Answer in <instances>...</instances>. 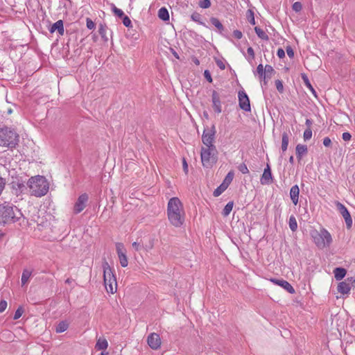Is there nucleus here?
<instances>
[{"mask_svg":"<svg viewBox=\"0 0 355 355\" xmlns=\"http://www.w3.org/2000/svg\"><path fill=\"white\" fill-rule=\"evenodd\" d=\"M167 217L170 223L175 227H180L184 225L186 213L184 205L178 198L169 199L167 204Z\"/></svg>","mask_w":355,"mask_h":355,"instance_id":"f257e3e1","label":"nucleus"},{"mask_svg":"<svg viewBox=\"0 0 355 355\" xmlns=\"http://www.w3.org/2000/svg\"><path fill=\"white\" fill-rule=\"evenodd\" d=\"M27 186L31 195L36 197L45 196L49 191V184L45 177L35 175L29 178Z\"/></svg>","mask_w":355,"mask_h":355,"instance_id":"f03ea898","label":"nucleus"},{"mask_svg":"<svg viewBox=\"0 0 355 355\" xmlns=\"http://www.w3.org/2000/svg\"><path fill=\"white\" fill-rule=\"evenodd\" d=\"M18 141L19 135L14 130L8 127L0 128V146L13 148Z\"/></svg>","mask_w":355,"mask_h":355,"instance_id":"7ed1b4c3","label":"nucleus"},{"mask_svg":"<svg viewBox=\"0 0 355 355\" xmlns=\"http://www.w3.org/2000/svg\"><path fill=\"white\" fill-rule=\"evenodd\" d=\"M21 216V213L16 207L8 205H0V223H15Z\"/></svg>","mask_w":355,"mask_h":355,"instance_id":"20e7f679","label":"nucleus"},{"mask_svg":"<svg viewBox=\"0 0 355 355\" xmlns=\"http://www.w3.org/2000/svg\"><path fill=\"white\" fill-rule=\"evenodd\" d=\"M103 269V281L107 293L112 294L116 292L117 283L113 270L107 261H104L102 265Z\"/></svg>","mask_w":355,"mask_h":355,"instance_id":"39448f33","label":"nucleus"},{"mask_svg":"<svg viewBox=\"0 0 355 355\" xmlns=\"http://www.w3.org/2000/svg\"><path fill=\"white\" fill-rule=\"evenodd\" d=\"M202 164L205 168H211L218 160L216 147H202L200 151Z\"/></svg>","mask_w":355,"mask_h":355,"instance_id":"423d86ee","label":"nucleus"},{"mask_svg":"<svg viewBox=\"0 0 355 355\" xmlns=\"http://www.w3.org/2000/svg\"><path fill=\"white\" fill-rule=\"evenodd\" d=\"M310 234L314 243L320 249L329 245L331 241L330 233L324 228L320 230H312Z\"/></svg>","mask_w":355,"mask_h":355,"instance_id":"0eeeda50","label":"nucleus"},{"mask_svg":"<svg viewBox=\"0 0 355 355\" xmlns=\"http://www.w3.org/2000/svg\"><path fill=\"white\" fill-rule=\"evenodd\" d=\"M355 286V276L347 278L345 280L338 283L337 291L343 297L347 296L352 287Z\"/></svg>","mask_w":355,"mask_h":355,"instance_id":"6e6552de","label":"nucleus"},{"mask_svg":"<svg viewBox=\"0 0 355 355\" xmlns=\"http://www.w3.org/2000/svg\"><path fill=\"white\" fill-rule=\"evenodd\" d=\"M336 205L337 207L338 211L342 215L343 218L345 219L346 227L348 230L351 229L352 227V218L351 217V215L347 210V209L344 206L343 204H341L339 202H336Z\"/></svg>","mask_w":355,"mask_h":355,"instance_id":"1a4fd4ad","label":"nucleus"},{"mask_svg":"<svg viewBox=\"0 0 355 355\" xmlns=\"http://www.w3.org/2000/svg\"><path fill=\"white\" fill-rule=\"evenodd\" d=\"M116 250L119 259L120 264L122 267H126L128 265V261L126 256V250L121 243H116Z\"/></svg>","mask_w":355,"mask_h":355,"instance_id":"9d476101","label":"nucleus"},{"mask_svg":"<svg viewBox=\"0 0 355 355\" xmlns=\"http://www.w3.org/2000/svg\"><path fill=\"white\" fill-rule=\"evenodd\" d=\"M239 104L241 110L245 112H250V99L245 91L241 90L239 92Z\"/></svg>","mask_w":355,"mask_h":355,"instance_id":"9b49d317","label":"nucleus"},{"mask_svg":"<svg viewBox=\"0 0 355 355\" xmlns=\"http://www.w3.org/2000/svg\"><path fill=\"white\" fill-rule=\"evenodd\" d=\"M215 131L209 132L204 131L202 136V141L204 144L203 147H216L214 144Z\"/></svg>","mask_w":355,"mask_h":355,"instance_id":"f8f14e48","label":"nucleus"},{"mask_svg":"<svg viewBox=\"0 0 355 355\" xmlns=\"http://www.w3.org/2000/svg\"><path fill=\"white\" fill-rule=\"evenodd\" d=\"M272 182V175L271 173L270 166L268 164H266L263 170V173L260 178V183L262 185H268Z\"/></svg>","mask_w":355,"mask_h":355,"instance_id":"ddd939ff","label":"nucleus"},{"mask_svg":"<svg viewBox=\"0 0 355 355\" xmlns=\"http://www.w3.org/2000/svg\"><path fill=\"white\" fill-rule=\"evenodd\" d=\"M88 200V196L86 193L80 195L74 205V212L78 214L85 207V204Z\"/></svg>","mask_w":355,"mask_h":355,"instance_id":"4468645a","label":"nucleus"},{"mask_svg":"<svg viewBox=\"0 0 355 355\" xmlns=\"http://www.w3.org/2000/svg\"><path fill=\"white\" fill-rule=\"evenodd\" d=\"M147 343L153 349H157L161 345V339L157 334L152 333L147 338Z\"/></svg>","mask_w":355,"mask_h":355,"instance_id":"2eb2a0df","label":"nucleus"},{"mask_svg":"<svg viewBox=\"0 0 355 355\" xmlns=\"http://www.w3.org/2000/svg\"><path fill=\"white\" fill-rule=\"evenodd\" d=\"M212 106L214 110L220 114L222 112L221 102L219 94L214 90L211 94Z\"/></svg>","mask_w":355,"mask_h":355,"instance_id":"dca6fc26","label":"nucleus"},{"mask_svg":"<svg viewBox=\"0 0 355 355\" xmlns=\"http://www.w3.org/2000/svg\"><path fill=\"white\" fill-rule=\"evenodd\" d=\"M270 281L273 282L275 284L278 285L283 288H284L289 293L293 294L295 293L294 288L291 286V284L286 280L284 279H271Z\"/></svg>","mask_w":355,"mask_h":355,"instance_id":"f3484780","label":"nucleus"},{"mask_svg":"<svg viewBox=\"0 0 355 355\" xmlns=\"http://www.w3.org/2000/svg\"><path fill=\"white\" fill-rule=\"evenodd\" d=\"M299 194H300V189L298 186L294 185L291 187L290 190V197L293 202V203L296 205L298 203L299 200Z\"/></svg>","mask_w":355,"mask_h":355,"instance_id":"a211bd4d","label":"nucleus"},{"mask_svg":"<svg viewBox=\"0 0 355 355\" xmlns=\"http://www.w3.org/2000/svg\"><path fill=\"white\" fill-rule=\"evenodd\" d=\"M51 33H54L55 31H58L60 35H63L64 29L62 20H58L55 22L49 29Z\"/></svg>","mask_w":355,"mask_h":355,"instance_id":"6ab92c4d","label":"nucleus"},{"mask_svg":"<svg viewBox=\"0 0 355 355\" xmlns=\"http://www.w3.org/2000/svg\"><path fill=\"white\" fill-rule=\"evenodd\" d=\"M347 274V270L344 268H334V278L336 280H341L343 279Z\"/></svg>","mask_w":355,"mask_h":355,"instance_id":"aec40b11","label":"nucleus"},{"mask_svg":"<svg viewBox=\"0 0 355 355\" xmlns=\"http://www.w3.org/2000/svg\"><path fill=\"white\" fill-rule=\"evenodd\" d=\"M307 147L305 145L298 144L296 146V155L297 157L300 159L303 155L306 154Z\"/></svg>","mask_w":355,"mask_h":355,"instance_id":"412c9836","label":"nucleus"},{"mask_svg":"<svg viewBox=\"0 0 355 355\" xmlns=\"http://www.w3.org/2000/svg\"><path fill=\"white\" fill-rule=\"evenodd\" d=\"M108 347V343L107 340L104 338H100L98 339L96 344V348L98 350H105Z\"/></svg>","mask_w":355,"mask_h":355,"instance_id":"4be33fe9","label":"nucleus"},{"mask_svg":"<svg viewBox=\"0 0 355 355\" xmlns=\"http://www.w3.org/2000/svg\"><path fill=\"white\" fill-rule=\"evenodd\" d=\"M158 17L160 19L163 21H168L169 20V14L168 10L162 7L158 10Z\"/></svg>","mask_w":355,"mask_h":355,"instance_id":"5701e85b","label":"nucleus"},{"mask_svg":"<svg viewBox=\"0 0 355 355\" xmlns=\"http://www.w3.org/2000/svg\"><path fill=\"white\" fill-rule=\"evenodd\" d=\"M302 78L303 80V82L305 85V86L309 89V90L311 92V93L315 96H316V92L315 90L314 89V88L313 87V86L311 85L307 76L304 73H302Z\"/></svg>","mask_w":355,"mask_h":355,"instance_id":"b1692460","label":"nucleus"},{"mask_svg":"<svg viewBox=\"0 0 355 355\" xmlns=\"http://www.w3.org/2000/svg\"><path fill=\"white\" fill-rule=\"evenodd\" d=\"M32 275V271L28 269H24L23 270L21 275V284L22 286L25 285L29 280L31 276Z\"/></svg>","mask_w":355,"mask_h":355,"instance_id":"393cba45","label":"nucleus"},{"mask_svg":"<svg viewBox=\"0 0 355 355\" xmlns=\"http://www.w3.org/2000/svg\"><path fill=\"white\" fill-rule=\"evenodd\" d=\"M69 327V323L67 321H61L60 322L55 328V331L57 333H62L65 331Z\"/></svg>","mask_w":355,"mask_h":355,"instance_id":"a878e982","label":"nucleus"},{"mask_svg":"<svg viewBox=\"0 0 355 355\" xmlns=\"http://www.w3.org/2000/svg\"><path fill=\"white\" fill-rule=\"evenodd\" d=\"M288 141H289V137H288V133L286 132H283L282 141V150L283 153H284L288 148Z\"/></svg>","mask_w":355,"mask_h":355,"instance_id":"bb28decb","label":"nucleus"},{"mask_svg":"<svg viewBox=\"0 0 355 355\" xmlns=\"http://www.w3.org/2000/svg\"><path fill=\"white\" fill-rule=\"evenodd\" d=\"M254 31L257 36L263 40H268L269 37L266 32L259 27H255Z\"/></svg>","mask_w":355,"mask_h":355,"instance_id":"cd10ccee","label":"nucleus"},{"mask_svg":"<svg viewBox=\"0 0 355 355\" xmlns=\"http://www.w3.org/2000/svg\"><path fill=\"white\" fill-rule=\"evenodd\" d=\"M234 176V172L232 171H230L227 174V175L225 178V179H224L223 182H222V184H223L225 186L228 187L229 185L230 184V183L232 182V181L233 180Z\"/></svg>","mask_w":355,"mask_h":355,"instance_id":"c85d7f7f","label":"nucleus"},{"mask_svg":"<svg viewBox=\"0 0 355 355\" xmlns=\"http://www.w3.org/2000/svg\"><path fill=\"white\" fill-rule=\"evenodd\" d=\"M247 55L245 56L249 63L252 64V61L254 60V51L252 47H248L247 49Z\"/></svg>","mask_w":355,"mask_h":355,"instance_id":"c756f323","label":"nucleus"},{"mask_svg":"<svg viewBox=\"0 0 355 355\" xmlns=\"http://www.w3.org/2000/svg\"><path fill=\"white\" fill-rule=\"evenodd\" d=\"M233 206H234V203L233 202H229L224 207L223 211H222V214L224 216H227L230 212L232 211V209H233Z\"/></svg>","mask_w":355,"mask_h":355,"instance_id":"7c9ffc66","label":"nucleus"},{"mask_svg":"<svg viewBox=\"0 0 355 355\" xmlns=\"http://www.w3.org/2000/svg\"><path fill=\"white\" fill-rule=\"evenodd\" d=\"M289 227L291 231L295 232L297 228V223L296 218L294 216H291L288 221Z\"/></svg>","mask_w":355,"mask_h":355,"instance_id":"2f4dec72","label":"nucleus"},{"mask_svg":"<svg viewBox=\"0 0 355 355\" xmlns=\"http://www.w3.org/2000/svg\"><path fill=\"white\" fill-rule=\"evenodd\" d=\"M107 27L106 25L101 24L98 26V33L101 35L102 38H105V40H107L106 36V31H107Z\"/></svg>","mask_w":355,"mask_h":355,"instance_id":"473e14b6","label":"nucleus"},{"mask_svg":"<svg viewBox=\"0 0 355 355\" xmlns=\"http://www.w3.org/2000/svg\"><path fill=\"white\" fill-rule=\"evenodd\" d=\"M246 17L248 20V21L250 22V24H251L252 25H254L255 24V19H254V12L249 9L248 10L247 12H246Z\"/></svg>","mask_w":355,"mask_h":355,"instance_id":"72a5a7b5","label":"nucleus"},{"mask_svg":"<svg viewBox=\"0 0 355 355\" xmlns=\"http://www.w3.org/2000/svg\"><path fill=\"white\" fill-rule=\"evenodd\" d=\"M227 187L225 186L223 184H221L218 188H216L214 191V196L215 197L219 196L223 192H224Z\"/></svg>","mask_w":355,"mask_h":355,"instance_id":"f704fd0d","label":"nucleus"},{"mask_svg":"<svg viewBox=\"0 0 355 355\" xmlns=\"http://www.w3.org/2000/svg\"><path fill=\"white\" fill-rule=\"evenodd\" d=\"M112 10L114 14L120 18H122L125 15L123 11L116 8L114 4H112Z\"/></svg>","mask_w":355,"mask_h":355,"instance_id":"c9c22d12","label":"nucleus"},{"mask_svg":"<svg viewBox=\"0 0 355 355\" xmlns=\"http://www.w3.org/2000/svg\"><path fill=\"white\" fill-rule=\"evenodd\" d=\"M211 22L218 30L223 29V24L220 23V21L218 19L213 17L211 19Z\"/></svg>","mask_w":355,"mask_h":355,"instance_id":"e433bc0d","label":"nucleus"},{"mask_svg":"<svg viewBox=\"0 0 355 355\" xmlns=\"http://www.w3.org/2000/svg\"><path fill=\"white\" fill-rule=\"evenodd\" d=\"M264 72L266 73V76H270V77L271 78L272 75L275 73V70L272 66L266 64L264 67Z\"/></svg>","mask_w":355,"mask_h":355,"instance_id":"4c0bfd02","label":"nucleus"},{"mask_svg":"<svg viewBox=\"0 0 355 355\" xmlns=\"http://www.w3.org/2000/svg\"><path fill=\"white\" fill-rule=\"evenodd\" d=\"M256 73L259 75V77L266 76V73L264 72V67L262 64H259L257 66Z\"/></svg>","mask_w":355,"mask_h":355,"instance_id":"58836bf2","label":"nucleus"},{"mask_svg":"<svg viewBox=\"0 0 355 355\" xmlns=\"http://www.w3.org/2000/svg\"><path fill=\"white\" fill-rule=\"evenodd\" d=\"M238 169L239 170L240 172H241L243 174H248L249 173V170H248V166H246L245 164L243 163V164H241L239 166H238Z\"/></svg>","mask_w":355,"mask_h":355,"instance_id":"ea45409f","label":"nucleus"},{"mask_svg":"<svg viewBox=\"0 0 355 355\" xmlns=\"http://www.w3.org/2000/svg\"><path fill=\"white\" fill-rule=\"evenodd\" d=\"M199 6L202 8H208L211 6V2L209 0H200Z\"/></svg>","mask_w":355,"mask_h":355,"instance_id":"a19ab883","label":"nucleus"},{"mask_svg":"<svg viewBox=\"0 0 355 355\" xmlns=\"http://www.w3.org/2000/svg\"><path fill=\"white\" fill-rule=\"evenodd\" d=\"M86 26L87 28L89 30L94 29L96 26L94 22L90 18L86 19Z\"/></svg>","mask_w":355,"mask_h":355,"instance_id":"79ce46f5","label":"nucleus"},{"mask_svg":"<svg viewBox=\"0 0 355 355\" xmlns=\"http://www.w3.org/2000/svg\"><path fill=\"white\" fill-rule=\"evenodd\" d=\"M312 137V131L310 128L305 130L304 132L303 137L305 141L309 140Z\"/></svg>","mask_w":355,"mask_h":355,"instance_id":"37998d69","label":"nucleus"},{"mask_svg":"<svg viewBox=\"0 0 355 355\" xmlns=\"http://www.w3.org/2000/svg\"><path fill=\"white\" fill-rule=\"evenodd\" d=\"M293 10L295 12H300L302 9V5L300 2L296 1L293 4Z\"/></svg>","mask_w":355,"mask_h":355,"instance_id":"c03bdc74","label":"nucleus"},{"mask_svg":"<svg viewBox=\"0 0 355 355\" xmlns=\"http://www.w3.org/2000/svg\"><path fill=\"white\" fill-rule=\"evenodd\" d=\"M23 313H24V310L22 309V308H21V307H19V308L16 310V311H15V315H14V317H13L14 320H17V319H19V318L21 316V315L23 314Z\"/></svg>","mask_w":355,"mask_h":355,"instance_id":"a18cd8bd","label":"nucleus"},{"mask_svg":"<svg viewBox=\"0 0 355 355\" xmlns=\"http://www.w3.org/2000/svg\"><path fill=\"white\" fill-rule=\"evenodd\" d=\"M123 24L126 27H130L131 26V24H132V22H131V20L130 19V18L126 16V15H124L123 17Z\"/></svg>","mask_w":355,"mask_h":355,"instance_id":"49530a36","label":"nucleus"},{"mask_svg":"<svg viewBox=\"0 0 355 355\" xmlns=\"http://www.w3.org/2000/svg\"><path fill=\"white\" fill-rule=\"evenodd\" d=\"M275 86H276V88L277 89L279 92H282L283 90H284V86H283V84H282V82L279 80H277L275 81Z\"/></svg>","mask_w":355,"mask_h":355,"instance_id":"de8ad7c7","label":"nucleus"},{"mask_svg":"<svg viewBox=\"0 0 355 355\" xmlns=\"http://www.w3.org/2000/svg\"><path fill=\"white\" fill-rule=\"evenodd\" d=\"M6 184V180L4 178L0 177V196L1 195L3 189H5Z\"/></svg>","mask_w":355,"mask_h":355,"instance_id":"09e8293b","label":"nucleus"},{"mask_svg":"<svg viewBox=\"0 0 355 355\" xmlns=\"http://www.w3.org/2000/svg\"><path fill=\"white\" fill-rule=\"evenodd\" d=\"M286 51L289 58H293L294 51H293V49L291 48V46H287L286 48Z\"/></svg>","mask_w":355,"mask_h":355,"instance_id":"8fccbe9b","label":"nucleus"},{"mask_svg":"<svg viewBox=\"0 0 355 355\" xmlns=\"http://www.w3.org/2000/svg\"><path fill=\"white\" fill-rule=\"evenodd\" d=\"M204 76H205V78L207 79V80L209 83H211L212 82V78H211V73H210V72L208 70H205V71Z\"/></svg>","mask_w":355,"mask_h":355,"instance_id":"3c124183","label":"nucleus"},{"mask_svg":"<svg viewBox=\"0 0 355 355\" xmlns=\"http://www.w3.org/2000/svg\"><path fill=\"white\" fill-rule=\"evenodd\" d=\"M7 307V302L5 300H1L0 302V313L3 312Z\"/></svg>","mask_w":355,"mask_h":355,"instance_id":"603ef678","label":"nucleus"},{"mask_svg":"<svg viewBox=\"0 0 355 355\" xmlns=\"http://www.w3.org/2000/svg\"><path fill=\"white\" fill-rule=\"evenodd\" d=\"M351 137H352L351 134L348 132H344L342 135V138L345 141H349L351 139Z\"/></svg>","mask_w":355,"mask_h":355,"instance_id":"864d4df0","label":"nucleus"},{"mask_svg":"<svg viewBox=\"0 0 355 355\" xmlns=\"http://www.w3.org/2000/svg\"><path fill=\"white\" fill-rule=\"evenodd\" d=\"M233 35L236 38V39H241L242 37H243V33H241V31H239V30H235L233 32Z\"/></svg>","mask_w":355,"mask_h":355,"instance_id":"5fc2aeb1","label":"nucleus"},{"mask_svg":"<svg viewBox=\"0 0 355 355\" xmlns=\"http://www.w3.org/2000/svg\"><path fill=\"white\" fill-rule=\"evenodd\" d=\"M277 55L279 58H283L285 56V51L282 49H279L277 50Z\"/></svg>","mask_w":355,"mask_h":355,"instance_id":"6e6d98bb","label":"nucleus"},{"mask_svg":"<svg viewBox=\"0 0 355 355\" xmlns=\"http://www.w3.org/2000/svg\"><path fill=\"white\" fill-rule=\"evenodd\" d=\"M260 78V81H261V83L262 84V83L266 85L268 83V80L269 78H270V76H266L265 77L262 76V77H259Z\"/></svg>","mask_w":355,"mask_h":355,"instance_id":"4d7b16f0","label":"nucleus"},{"mask_svg":"<svg viewBox=\"0 0 355 355\" xmlns=\"http://www.w3.org/2000/svg\"><path fill=\"white\" fill-rule=\"evenodd\" d=\"M331 144V140L330 138L329 137H325L323 140V144L325 146H330V144Z\"/></svg>","mask_w":355,"mask_h":355,"instance_id":"13d9d810","label":"nucleus"},{"mask_svg":"<svg viewBox=\"0 0 355 355\" xmlns=\"http://www.w3.org/2000/svg\"><path fill=\"white\" fill-rule=\"evenodd\" d=\"M183 168H184V171L187 173L188 172V165H187V163L185 159H183Z\"/></svg>","mask_w":355,"mask_h":355,"instance_id":"bf43d9fd","label":"nucleus"},{"mask_svg":"<svg viewBox=\"0 0 355 355\" xmlns=\"http://www.w3.org/2000/svg\"><path fill=\"white\" fill-rule=\"evenodd\" d=\"M17 186L19 187V189H20L21 191H23L24 189H26V186L25 184L21 182V183H17Z\"/></svg>","mask_w":355,"mask_h":355,"instance_id":"052dcab7","label":"nucleus"},{"mask_svg":"<svg viewBox=\"0 0 355 355\" xmlns=\"http://www.w3.org/2000/svg\"><path fill=\"white\" fill-rule=\"evenodd\" d=\"M132 247H133V248H134L137 251L139 250V249H140V245H139V243H138L137 242H134V243H132Z\"/></svg>","mask_w":355,"mask_h":355,"instance_id":"680f3d73","label":"nucleus"},{"mask_svg":"<svg viewBox=\"0 0 355 355\" xmlns=\"http://www.w3.org/2000/svg\"><path fill=\"white\" fill-rule=\"evenodd\" d=\"M217 64L221 69H225V64L222 62H218Z\"/></svg>","mask_w":355,"mask_h":355,"instance_id":"e2e57ef3","label":"nucleus"},{"mask_svg":"<svg viewBox=\"0 0 355 355\" xmlns=\"http://www.w3.org/2000/svg\"><path fill=\"white\" fill-rule=\"evenodd\" d=\"M306 124L308 126H310V125L312 124V121H311L310 119H306Z\"/></svg>","mask_w":355,"mask_h":355,"instance_id":"0e129e2a","label":"nucleus"},{"mask_svg":"<svg viewBox=\"0 0 355 355\" xmlns=\"http://www.w3.org/2000/svg\"><path fill=\"white\" fill-rule=\"evenodd\" d=\"M293 161H294V158H293V156H291V157H290V158H289V162H290L291 163H293Z\"/></svg>","mask_w":355,"mask_h":355,"instance_id":"69168bd1","label":"nucleus"},{"mask_svg":"<svg viewBox=\"0 0 355 355\" xmlns=\"http://www.w3.org/2000/svg\"><path fill=\"white\" fill-rule=\"evenodd\" d=\"M194 62H195V64H196L198 65L200 64V62H199V60L198 59H196Z\"/></svg>","mask_w":355,"mask_h":355,"instance_id":"338daca9","label":"nucleus"},{"mask_svg":"<svg viewBox=\"0 0 355 355\" xmlns=\"http://www.w3.org/2000/svg\"><path fill=\"white\" fill-rule=\"evenodd\" d=\"M65 282H66L67 284H69V283L71 282V281H70V279H67L65 281Z\"/></svg>","mask_w":355,"mask_h":355,"instance_id":"774afa93","label":"nucleus"}]
</instances>
